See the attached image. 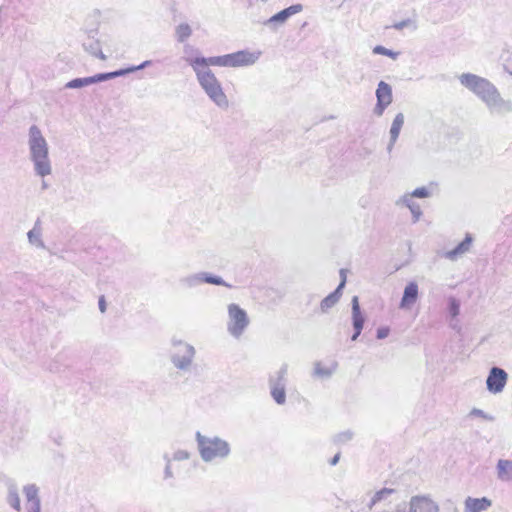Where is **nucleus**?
<instances>
[{"label": "nucleus", "instance_id": "1", "mask_svg": "<svg viewBox=\"0 0 512 512\" xmlns=\"http://www.w3.org/2000/svg\"><path fill=\"white\" fill-rule=\"evenodd\" d=\"M459 82L481 99L490 112H512V101L502 98L496 86L488 79L473 73H463L459 76Z\"/></svg>", "mask_w": 512, "mask_h": 512}, {"label": "nucleus", "instance_id": "2", "mask_svg": "<svg viewBox=\"0 0 512 512\" xmlns=\"http://www.w3.org/2000/svg\"><path fill=\"white\" fill-rule=\"evenodd\" d=\"M28 158L33 164L36 176L45 178L52 174V163L49 157V145L37 125H32L28 131Z\"/></svg>", "mask_w": 512, "mask_h": 512}, {"label": "nucleus", "instance_id": "3", "mask_svg": "<svg viewBox=\"0 0 512 512\" xmlns=\"http://www.w3.org/2000/svg\"><path fill=\"white\" fill-rule=\"evenodd\" d=\"M195 439L199 455L206 463L224 460L231 453L230 444L218 436H205L198 431L195 434Z\"/></svg>", "mask_w": 512, "mask_h": 512}, {"label": "nucleus", "instance_id": "4", "mask_svg": "<svg viewBox=\"0 0 512 512\" xmlns=\"http://www.w3.org/2000/svg\"><path fill=\"white\" fill-rule=\"evenodd\" d=\"M200 87L208 98L220 109L226 110L229 107V100L225 94L220 81L212 70L193 69Z\"/></svg>", "mask_w": 512, "mask_h": 512}, {"label": "nucleus", "instance_id": "5", "mask_svg": "<svg viewBox=\"0 0 512 512\" xmlns=\"http://www.w3.org/2000/svg\"><path fill=\"white\" fill-rule=\"evenodd\" d=\"M196 350L191 344L182 340H172L170 361L181 372H189L194 364Z\"/></svg>", "mask_w": 512, "mask_h": 512}, {"label": "nucleus", "instance_id": "6", "mask_svg": "<svg viewBox=\"0 0 512 512\" xmlns=\"http://www.w3.org/2000/svg\"><path fill=\"white\" fill-rule=\"evenodd\" d=\"M227 331L234 338H240L250 324L247 312L238 304L231 303L227 307Z\"/></svg>", "mask_w": 512, "mask_h": 512}, {"label": "nucleus", "instance_id": "7", "mask_svg": "<svg viewBox=\"0 0 512 512\" xmlns=\"http://www.w3.org/2000/svg\"><path fill=\"white\" fill-rule=\"evenodd\" d=\"M180 283L185 288H195L203 283L218 285V286H225L227 288L232 287V285L225 282L222 277L217 276V275H212L208 272H197V273L186 275L180 279Z\"/></svg>", "mask_w": 512, "mask_h": 512}, {"label": "nucleus", "instance_id": "8", "mask_svg": "<svg viewBox=\"0 0 512 512\" xmlns=\"http://www.w3.org/2000/svg\"><path fill=\"white\" fill-rule=\"evenodd\" d=\"M302 10H303L302 4L298 3V4L291 5L287 8L279 11L278 13L274 14L267 20H265L263 22V25L268 27L271 31L275 32L281 26H283L291 16H293L297 13H300Z\"/></svg>", "mask_w": 512, "mask_h": 512}, {"label": "nucleus", "instance_id": "9", "mask_svg": "<svg viewBox=\"0 0 512 512\" xmlns=\"http://www.w3.org/2000/svg\"><path fill=\"white\" fill-rule=\"evenodd\" d=\"M186 62L192 67V69H200V70H211L210 66H220V67H230L229 54L222 56H212V57H195V58H186Z\"/></svg>", "mask_w": 512, "mask_h": 512}, {"label": "nucleus", "instance_id": "10", "mask_svg": "<svg viewBox=\"0 0 512 512\" xmlns=\"http://www.w3.org/2000/svg\"><path fill=\"white\" fill-rule=\"evenodd\" d=\"M375 95H376L377 103L373 109V113L376 116L380 117L383 115L385 109L393 101L392 88L388 83H386L384 81H380L378 83Z\"/></svg>", "mask_w": 512, "mask_h": 512}, {"label": "nucleus", "instance_id": "11", "mask_svg": "<svg viewBox=\"0 0 512 512\" xmlns=\"http://www.w3.org/2000/svg\"><path fill=\"white\" fill-rule=\"evenodd\" d=\"M508 380L507 372L499 367H492L486 379L487 390L493 394L501 393Z\"/></svg>", "mask_w": 512, "mask_h": 512}, {"label": "nucleus", "instance_id": "12", "mask_svg": "<svg viewBox=\"0 0 512 512\" xmlns=\"http://www.w3.org/2000/svg\"><path fill=\"white\" fill-rule=\"evenodd\" d=\"M260 50H240L229 54L230 67H245L254 65L261 57Z\"/></svg>", "mask_w": 512, "mask_h": 512}, {"label": "nucleus", "instance_id": "13", "mask_svg": "<svg viewBox=\"0 0 512 512\" xmlns=\"http://www.w3.org/2000/svg\"><path fill=\"white\" fill-rule=\"evenodd\" d=\"M408 512H439V507L429 497L413 496L409 502Z\"/></svg>", "mask_w": 512, "mask_h": 512}, {"label": "nucleus", "instance_id": "14", "mask_svg": "<svg viewBox=\"0 0 512 512\" xmlns=\"http://www.w3.org/2000/svg\"><path fill=\"white\" fill-rule=\"evenodd\" d=\"M114 79L113 72L108 73H99L94 76L85 77V78H75L66 83L65 87L69 89L82 88L85 86H89L98 82H103L106 80Z\"/></svg>", "mask_w": 512, "mask_h": 512}, {"label": "nucleus", "instance_id": "15", "mask_svg": "<svg viewBox=\"0 0 512 512\" xmlns=\"http://www.w3.org/2000/svg\"><path fill=\"white\" fill-rule=\"evenodd\" d=\"M23 494L27 501V512H41L39 487L36 484L23 486Z\"/></svg>", "mask_w": 512, "mask_h": 512}, {"label": "nucleus", "instance_id": "16", "mask_svg": "<svg viewBox=\"0 0 512 512\" xmlns=\"http://www.w3.org/2000/svg\"><path fill=\"white\" fill-rule=\"evenodd\" d=\"M352 304V322L354 328V334L351 337L352 341L357 340L363 329L365 318L361 312L359 300L357 296H354L351 301Z\"/></svg>", "mask_w": 512, "mask_h": 512}, {"label": "nucleus", "instance_id": "17", "mask_svg": "<svg viewBox=\"0 0 512 512\" xmlns=\"http://www.w3.org/2000/svg\"><path fill=\"white\" fill-rule=\"evenodd\" d=\"M340 274L342 276V280L336 290L332 293H330L328 296H326L320 303V309L323 313H326L330 308H332L336 303L340 300V297L342 295V289L344 288L346 284V277L344 275V270L340 271Z\"/></svg>", "mask_w": 512, "mask_h": 512}, {"label": "nucleus", "instance_id": "18", "mask_svg": "<svg viewBox=\"0 0 512 512\" xmlns=\"http://www.w3.org/2000/svg\"><path fill=\"white\" fill-rule=\"evenodd\" d=\"M419 294L418 285L416 282H409L404 288L403 296L400 302L401 309H410L411 306L417 301Z\"/></svg>", "mask_w": 512, "mask_h": 512}, {"label": "nucleus", "instance_id": "19", "mask_svg": "<svg viewBox=\"0 0 512 512\" xmlns=\"http://www.w3.org/2000/svg\"><path fill=\"white\" fill-rule=\"evenodd\" d=\"M472 242V236L470 234H467L465 239L461 243H459L454 249L445 252L443 256L451 261H455L459 257L463 256L464 254L470 251Z\"/></svg>", "mask_w": 512, "mask_h": 512}, {"label": "nucleus", "instance_id": "20", "mask_svg": "<svg viewBox=\"0 0 512 512\" xmlns=\"http://www.w3.org/2000/svg\"><path fill=\"white\" fill-rule=\"evenodd\" d=\"M7 486V503L17 512L21 511V501L18 493V487L14 480L8 479L6 481Z\"/></svg>", "mask_w": 512, "mask_h": 512}, {"label": "nucleus", "instance_id": "21", "mask_svg": "<svg viewBox=\"0 0 512 512\" xmlns=\"http://www.w3.org/2000/svg\"><path fill=\"white\" fill-rule=\"evenodd\" d=\"M404 120H405L404 114L398 113L392 122L390 131H389L390 141L387 146V151L389 153L392 151L394 144L396 143V141L399 137L400 131L404 125Z\"/></svg>", "mask_w": 512, "mask_h": 512}, {"label": "nucleus", "instance_id": "22", "mask_svg": "<svg viewBox=\"0 0 512 512\" xmlns=\"http://www.w3.org/2000/svg\"><path fill=\"white\" fill-rule=\"evenodd\" d=\"M491 500L486 497L483 498H472L468 497L465 500L464 512H482L487 510L491 506Z\"/></svg>", "mask_w": 512, "mask_h": 512}, {"label": "nucleus", "instance_id": "23", "mask_svg": "<svg viewBox=\"0 0 512 512\" xmlns=\"http://www.w3.org/2000/svg\"><path fill=\"white\" fill-rule=\"evenodd\" d=\"M396 205L406 206L411 211L414 222H417L422 215L419 204L414 201V198L410 194L403 195L396 201Z\"/></svg>", "mask_w": 512, "mask_h": 512}, {"label": "nucleus", "instance_id": "24", "mask_svg": "<svg viewBox=\"0 0 512 512\" xmlns=\"http://www.w3.org/2000/svg\"><path fill=\"white\" fill-rule=\"evenodd\" d=\"M337 363L333 362L330 366H324L320 361L313 365L312 376L318 379H329L336 371Z\"/></svg>", "mask_w": 512, "mask_h": 512}, {"label": "nucleus", "instance_id": "25", "mask_svg": "<svg viewBox=\"0 0 512 512\" xmlns=\"http://www.w3.org/2000/svg\"><path fill=\"white\" fill-rule=\"evenodd\" d=\"M288 365L283 364L280 369L269 378V387H281L286 389Z\"/></svg>", "mask_w": 512, "mask_h": 512}, {"label": "nucleus", "instance_id": "26", "mask_svg": "<svg viewBox=\"0 0 512 512\" xmlns=\"http://www.w3.org/2000/svg\"><path fill=\"white\" fill-rule=\"evenodd\" d=\"M497 476L502 481H512V461L500 459L497 463Z\"/></svg>", "mask_w": 512, "mask_h": 512}, {"label": "nucleus", "instance_id": "27", "mask_svg": "<svg viewBox=\"0 0 512 512\" xmlns=\"http://www.w3.org/2000/svg\"><path fill=\"white\" fill-rule=\"evenodd\" d=\"M83 48L91 55L98 57L101 60H106V55L101 51L99 41L92 40L88 43H84Z\"/></svg>", "mask_w": 512, "mask_h": 512}, {"label": "nucleus", "instance_id": "28", "mask_svg": "<svg viewBox=\"0 0 512 512\" xmlns=\"http://www.w3.org/2000/svg\"><path fill=\"white\" fill-rule=\"evenodd\" d=\"M192 34V29L189 24L181 23L175 29V35L178 42L183 43Z\"/></svg>", "mask_w": 512, "mask_h": 512}, {"label": "nucleus", "instance_id": "29", "mask_svg": "<svg viewBox=\"0 0 512 512\" xmlns=\"http://www.w3.org/2000/svg\"><path fill=\"white\" fill-rule=\"evenodd\" d=\"M28 241L30 244L35 245L36 247L43 248L44 243L41 239V229L37 227V224L31 229L28 233Z\"/></svg>", "mask_w": 512, "mask_h": 512}, {"label": "nucleus", "instance_id": "30", "mask_svg": "<svg viewBox=\"0 0 512 512\" xmlns=\"http://www.w3.org/2000/svg\"><path fill=\"white\" fill-rule=\"evenodd\" d=\"M151 64H152V61L146 60V61L142 62L138 66H131V67L126 68V69H120V70H117V71H113V75H114V78L120 77V76H124L126 74L135 72L137 70H141V69H144L146 67H149Z\"/></svg>", "mask_w": 512, "mask_h": 512}, {"label": "nucleus", "instance_id": "31", "mask_svg": "<svg viewBox=\"0 0 512 512\" xmlns=\"http://www.w3.org/2000/svg\"><path fill=\"white\" fill-rule=\"evenodd\" d=\"M271 396L278 405L286 402V390L281 387H270Z\"/></svg>", "mask_w": 512, "mask_h": 512}, {"label": "nucleus", "instance_id": "32", "mask_svg": "<svg viewBox=\"0 0 512 512\" xmlns=\"http://www.w3.org/2000/svg\"><path fill=\"white\" fill-rule=\"evenodd\" d=\"M373 53L374 54H378V55H384V56H387V57H390L392 59H397V57L399 56V52H395L393 50H390L384 46H381V45H377L373 48Z\"/></svg>", "mask_w": 512, "mask_h": 512}, {"label": "nucleus", "instance_id": "33", "mask_svg": "<svg viewBox=\"0 0 512 512\" xmlns=\"http://www.w3.org/2000/svg\"><path fill=\"white\" fill-rule=\"evenodd\" d=\"M503 69L512 75V52H506L501 55Z\"/></svg>", "mask_w": 512, "mask_h": 512}, {"label": "nucleus", "instance_id": "34", "mask_svg": "<svg viewBox=\"0 0 512 512\" xmlns=\"http://www.w3.org/2000/svg\"><path fill=\"white\" fill-rule=\"evenodd\" d=\"M393 492H394L393 489H389V488L381 489L380 491L376 492L375 495L373 496L372 503L375 504L377 502L382 501L383 499H386Z\"/></svg>", "mask_w": 512, "mask_h": 512}, {"label": "nucleus", "instance_id": "35", "mask_svg": "<svg viewBox=\"0 0 512 512\" xmlns=\"http://www.w3.org/2000/svg\"><path fill=\"white\" fill-rule=\"evenodd\" d=\"M449 313L450 315L455 318L460 313V303L456 298H450L449 299Z\"/></svg>", "mask_w": 512, "mask_h": 512}, {"label": "nucleus", "instance_id": "36", "mask_svg": "<svg viewBox=\"0 0 512 512\" xmlns=\"http://www.w3.org/2000/svg\"><path fill=\"white\" fill-rule=\"evenodd\" d=\"M410 26H412L414 29H416L415 22L411 19H405V20L396 22L392 25V27L398 31H400L406 27H410Z\"/></svg>", "mask_w": 512, "mask_h": 512}, {"label": "nucleus", "instance_id": "37", "mask_svg": "<svg viewBox=\"0 0 512 512\" xmlns=\"http://www.w3.org/2000/svg\"><path fill=\"white\" fill-rule=\"evenodd\" d=\"M413 198H427L430 196V192L426 187L416 188L412 193H409Z\"/></svg>", "mask_w": 512, "mask_h": 512}, {"label": "nucleus", "instance_id": "38", "mask_svg": "<svg viewBox=\"0 0 512 512\" xmlns=\"http://www.w3.org/2000/svg\"><path fill=\"white\" fill-rule=\"evenodd\" d=\"M353 437V433L351 431H345L342 433H339L335 436V442L337 443H346L350 441Z\"/></svg>", "mask_w": 512, "mask_h": 512}, {"label": "nucleus", "instance_id": "39", "mask_svg": "<svg viewBox=\"0 0 512 512\" xmlns=\"http://www.w3.org/2000/svg\"><path fill=\"white\" fill-rule=\"evenodd\" d=\"M190 458V453L187 450H177L174 452L172 460L174 461H184Z\"/></svg>", "mask_w": 512, "mask_h": 512}, {"label": "nucleus", "instance_id": "40", "mask_svg": "<svg viewBox=\"0 0 512 512\" xmlns=\"http://www.w3.org/2000/svg\"><path fill=\"white\" fill-rule=\"evenodd\" d=\"M173 476L174 475H173L172 468H171V459H167L166 467L164 470V478L169 479V478H173Z\"/></svg>", "mask_w": 512, "mask_h": 512}, {"label": "nucleus", "instance_id": "41", "mask_svg": "<svg viewBox=\"0 0 512 512\" xmlns=\"http://www.w3.org/2000/svg\"><path fill=\"white\" fill-rule=\"evenodd\" d=\"M389 328L388 327H380L377 329V338L378 339H384L389 335Z\"/></svg>", "mask_w": 512, "mask_h": 512}, {"label": "nucleus", "instance_id": "42", "mask_svg": "<svg viewBox=\"0 0 512 512\" xmlns=\"http://www.w3.org/2000/svg\"><path fill=\"white\" fill-rule=\"evenodd\" d=\"M99 310L101 313H104L106 311V301L104 296H101L98 301Z\"/></svg>", "mask_w": 512, "mask_h": 512}, {"label": "nucleus", "instance_id": "43", "mask_svg": "<svg viewBox=\"0 0 512 512\" xmlns=\"http://www.w3.org/2000/svg\"><path fill=\"white\" fill-rule=\"evenodd\" d=\"M471 415L486 418V415H485L484 411H482V410H480V409H477V408H474V409L471 411Z\"/></svg>", "mask_w": 512, "mask_h": 512}, {"label": "nucleus", "instance_id": "44", "mask_svg": "<svg viewBox=\"0 0 512 512\" xmlns=\"http://www.w3.org/2000/svg\"><path fill=\"white\" fill-rule=\"evenodd\" d=\"M339 459H340V453H337L331 460H330V464L332 466L336 465L338 462H339Z\"/></svg>", "mask_w": 512, "mask_h": 512}, {"label": "nucleus", "instance_id": "45", "mask_svg": "<svg viewBox=\"0 0 512 512\" xmlns=\"http://www.w3.org/2000/svg\"><path fill=\"white\" fill-rule=\"evenodd\" d=\"M49 185L47 184V182L43 179L42 180V183H41V188L42 190H46L48 189Z\"/></svg>", "mask_w": 512, "mask_h": 512}]
</instances>
